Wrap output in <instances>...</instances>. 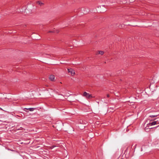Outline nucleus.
Returning a JSON list of instances; mask_svg holds the SVG:
<instances>
[{"mask_svg": "<svg viewBox=\"0 0 159 159\" xmlns=\"http://www.w3.org/2000/svg\"><path fill=\"white\" fill-rule=\"evenodd\" d=\"M83 96L88 99H90L94 98V97L93 96L92 94H89L86 92H84V93Z\"/></svg>", "mask_w": 159, "mask_h": 159, "instance_id": "obj_1", "label": "nucleus"}, {"mask_svg": "<svg viewBox=\"0 0 159 159\" xmlns=\"http://www.w3.org/2000/svg\"><path fill=\"white\" fill-rule=\"evenodd\" d=\"M67 71L68 72L71 73V75L72 76H74L75 74V71L71 69H68Z\"/></svg>", "mask_w": 159, "mask_h": 159, "instance_id": "obj_2", "label": "nucleus"}, {"mask_svg": "<svg viewBox=\"0 0 159 159\" xmlns=\"http://www.w3.org/2000/svg\"><path fill=\"white\" fill-rule=\"evenodd\" d=\"M157 124V121H154L151 123H150L147 124V126L145 128H146L147 127H149V126H152L155 125Z\"/></svg>", "mask_w": 159, "mask_h": 159, "instance_id": "obj_3", "label": "nucleus"}, {"mask_svg": "<svg viewBox=\"0 0 159 159\" xmlns=\"http://www.w3.org/2000/svg\"><path fill=\"white\" fill-rule=\"evenodd\" d=\"M36 108H25L23 109V110L26 112H28V111H27V110H29L30 111H33Z\"/></svg>", "mask_w": 159, "mask_h": 159, "instance_id": "obj_4", "label": "nucleus"}, {"mask_svg": "<svg viewBox=\"0 0 159 159\" xmlns=\"http://www.w3.org/2000/svg\"><path fill=\"white\" fill-rule=\"evenodd\" d=\"M54 79L55 76L54 75H50L49 77V79L51 81H54Z\"/></svg>", "mask_w": 159, "mask_h": 159, "instance_id": "obj_5", "label": "nucleus"}, {"mask_svg": "<svg viewBox=\"0 0 159 159\" xmlns=\"http://www.w3.org/2000/svg\"><path fill=\"white\" fill-rule=\"evenodd\" d=\"M159 115V114H157L156 115H151L149 116V117H151V118H153V117H157Z\"/></svg>", "mask_w": 159, "mask_h": 159, "instance_id": "obj_6", "label": "nucleus"}, {"mask_svg": "<svg viewBox=\"0 0 159 159\" xmlns=\"http://www.w3.org/2000/svg\"><path fill=\"white\" fill-rule=\"evenodd\" d=\"M98 54L101 55H103L104 53V52L102 51H98Z\"/></svg>", "mask_w": 159, "mask_h": 159, "instance_id": "obj_7", "label": "nucleus"}, {"mask_svg": "<svg viewBox=\"0 0 159 159\" xmlns=\"http://www.w3.org/2000/svg\"><path fill=\"white\" fill-rule=\"evenodd\" d=\"M37 3L40 6H42V5H43V3L41 2L40 1L37 2Z\"/></svg>", "mask_w": 159, "mask_h": 159, "instance_id": "obj_8", "label": "nucleus"}, {"mask_svg": "<svg viewBox=\"0 0 159 159\" xmlns=\"http://www.w3.org/2000/svg\"><path fill=\"white\" fill-rule=\"evenodd\" d=\"M56 147V146H55V145H52V146H51V147H50V148L51 149H53V148H54V147Z\"/></svg>", "mask_w": 159, "mask_h": 159, "instance_id": "obj_9", "label": "nucleus"}, {"mask_svg": "<svg viewBox=\"0 0 159 159\" xmlns=\"http://www.w3.org/2000/svg\"><path fill=\"white\" fill-rule=\"evenodd\" d=\"M55 32V30H53V31H49L48 32L49 33H54Z\"/></svg>", "mask_w": 159, "mask_h": 159, "instance_id": "obj_10", "label": "nucleus"}, {"mask_svg": "<svg viewBox=\"0 0 159 159\" xmlns=\"http://www.w3.org/2000/svg\"><path fill=\"white\" fill-rule=\"evenodd\" d=\"M107 97L108 98H109L110 97V96H109V94H107Z\"/></svg>", "mask_w": 159, "mask_h": 159, "instance_id": "obj_11", "label": "nucleus"}, {"mask_svg": "<svg viewBox=\"0 0 159 159\" xmlns=\"http://www.w3.org/2000/svg\"><path fill=\"white\" fill-rule=\"evenodd\" d=\"M56 32L57 33H58L59 32V31L57 30H56Z\"/></svg>", "mask_w": 159, "mask_h": 159, "instance_id": "obj_12", "label": "nucleus"}, {"mask_svg": "<svg viewBox=\"0 0 159 159\" xmlns=\"http://www.w3.org/2000/svg\"><path fill=\"white\" fill-rule=\"evenodd\" d=\"M153 128L151 127V128H149V129H152V128Z\"/></svg>", "mask_w": 159, "mask_h": 159, "instance_id": "obj_13", "label": "nucleus"}, {"mask_svg": "<svg viewBox=\"0 0 159 159\" xmlns=\"http://www.w3.org/2000/svg\"><path fill=\"white\" fill-rule=\"evenodd\" d=\"M115 108H116V109H118V108H116V106L115 107Z\"/></svg>", "mask_w": 159, "mask_h": 159, "instance_id": "obj_14", "label": "nucleus"}, {"mask_svg": "<svg viewBox=\"0 0 159 159\" xmlns=\"http://www.w3.org/2000/svg\"><path fill=\"white\" fill-rule=\"evenodd\" d=\"M0 110H2V108H1V107H0Z\"/></svg>", "mask_w": 159, "mask_h": 159, "instance_id": "obj_15", "label": "nucleus"}, {"mask_svg": "<svg viewBox=\"0 0 159 159\" xmlns=\"http://www.w3.org/2000/svg\"><path fill=\"white\" fill-rule=\"evenodd\" d=\"M158 126H156V127H155V128H157V127H158Z\"/></svg>", "mask_w": 159, "mask_h": 159, "instance_id": "obj_16", "label": "nucleus"}]
</instances>
